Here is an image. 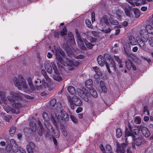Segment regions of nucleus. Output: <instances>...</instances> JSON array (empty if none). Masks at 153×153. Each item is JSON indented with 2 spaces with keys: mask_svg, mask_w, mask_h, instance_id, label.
<instances>
[{
  "mask_svg": "<svg viewBox=\"0 0 153 153\" xmlns=\"http://www.w3.org/2000/svg\"><path fill=\"white\" fill-rule=\"evenodd\" d=\"M23 97L29 99H32V97L29 95L13 91L10 92V95L7 96V98L13 108L18 109L22 107V105L16 102V101L18 99H22Z\"/></svg>",
  "mask_w": 153,
  "mask_h": 153,
  "instance_id": "1",
  "label": "nucleus"
},
{
  "mask_svg": "<svg viewBox=\"0 0 153 153\" xmlns=\"http://www.w3.org/2000/svg\"><path fill=\"white\" fill-rule=\"evenodd\" d=\"M58 117H57L56 113L53 111V109H51L49 115L51 117V120L53 123L56 126L60 120L59 119V116L62 117V120L67 121L69 120V116L68 114L62 109L59 110L58 112Z\"/></svg>",
  "mask_w": 153,
  "mask_h": 153,
  "instance_id": "2",
  "label": "nucleus"
},
{
  "mask_svg": "<svg viewBox=\"0 0 153 153\" xmlns=\"http://www.w3.org/2000/svg\"><path fill=\"white\" fill-rule=\"evenodd\" d=\"M19 79L20 82V83L16 77H14L13 79L14 83L16 86L17 87L19 90L22 89L21 86L24 88H27V85L24 79L21 76H19Z\"/></svg>",
  "mask_w": 153,
  "mask_h": 153,
  "instance_id": "3",
  "label": "nucleus"
},
{
  "mask_svg": "<svg viewBox=\"0 0 153 153\" xmlns=\"http://www.w3.org/2000/svg\"><path fill=\"white\" fill-rule=\"evenodd\" d=\"M44 65L45 69L49 74L52 73V68L56 74H57L59 72L56 66L53 62H51L50 64L48 61H46L45 62Z\"/></svg>",
  "mask_w": 153,
  "mask_h": 153,
  "instance_id": "4",
  "label": "nucleus"
},
{
  "mask_svg": "<svg viewBox=\"0 0 153 153\" xmlns=\"http://www.w3.org/2000/svg\"><path fill=\"white\" fill-rule=\"evenodd\" d=\"M77 92L78 95L81 98L86 101H88V91L85 88H77Z\"/></svg>",
  "mask_w": 153,
  "mask_h": 153,
  "instance_id": "5",
  "label": "nucleus"
},
{
  "mask_svg": "<svg viewBox=\"0 0 153 153\" xmlns=\"http://www.w3.org/2000/svg\"><path fill=\"white\" fill-rule=\"evenodd\" d=\"M55 51V55L56 59L60 63H62V59L60 56H63L64 53L63 51L59 48H54Z\"/></svg>",
  "mask_w": 153,
  "mask_h": 153,
  "instance_id": "6",
  "label": "nucleus"
},
{
  "mask_svg": "<svg viewBox=\"0 0 153 153\" xmlns=\"http://www.w3.org/2000/svg\"><path fill=\"white\" fill-rule=\"evenodd\" d=\"M125 13L126 15L130 18L132 17L133 16L132 12L134 13L135 17L136 18L139 17L140 15V12L139 10H125Z\"/></svg>",
  "mask_w": 153,
  "mask_h": 153,
  "instance_id": "7",
  "label": "nucleus"
},
{
  "mask_svg": "<svg viewBox=\"0 0 153 153\" xmlns=\"http://www.w3.org/2000/svg\"><path fill=\"white\" fill-rule=\"evenodd\" d=\"M109 63L106 62L105 65L107 69L109 74L111 73V71L110 69V67L113 68V70L116 69V63L113 59H111L109 60Z\"/></svg>",
  "mask_w": 153,
  "mask_h": 153,
  "instance_id": "8",
  "label": "nucleus"
},
{
  "mask_svg": "<svg viewBox=\"0 0 153 153\" xmlns=\"http://www.w3.org/2000/svg\"><path fill=\"white\" fill-rule=\"evenodd\" d=\"M126 46L128 48H126L125 46L124 47V51L126 56L128 58H130L131 59L134 58L136 57V56L133 53H131L129 52V51L131 50L130 47L128 43L126 44Z\"/></svg>",
  "mask_w": 153,
  "mask_h": 153,
  "instance_id": "9",
  "label": "nucleus"
},
{
  "mask_svg": "<svg viewBox=\"0 0 153 153\" xmlns=\"http://www.w3.org/2000/svg\"><path fill=\"white\" fill-rule=\"evenodd\" d=\"M137 128L141 129L142 134L146 137H148L150 135V132L148 129L146 127L140 125L138 126Z\"/></svg>",
  "mask_w": 153,
  "mask_h": 153,
  "instance_id": "10",
  "label": "nucleus"
},
{
  "mask_svg": "<svg viewBox=\"0 0 153 153\" xmlns=\"http://www.w3.org/2000/svg\"><path fill=\"white\" fill-rule=\"evenodd\" d=\"M140 35L141 37V39L144 41L145 42H146L149 39V34L148 32L145 29H141L140 30Z\"/></svg>",
  "mask_w": 153,
  "mask_h": 153,
  "instance_id": "11",
  "label": "nucleus"
},
{
  "mask_svg": "<svg viewBox=\"0 0 153 153\" xmlns=\"http://www.w3.org/2000/svg\"><path fill=\"white\" fill-rule=\"evenodd\" d=\"M71 100L73 102L74 105L76 106H80L82 105V102L79 97L74 96L72 98L71 97Z\"/></svg>",
  "mask_w": 153,
  "mask_h": 153,
  "instance_id": "12",
  "label": "nucleus"
},
{
  "mask_svg": "<svg viewBox=\"0 0 153 153\" xmlns=\"http://www.w3.org/2000/svg\"><path fill=\"white\" fill-rule=\"evenodd\" d=\"M126 146L124 143H122L120 145H117L116 152L117 153H125Z\"/></svg>",
  "mask_w": 153,
  "mask_h": 153,
  "instance_id": "13",
  "label": "nucleus"
},
{
  "mask_svg": "<svg viewBox=\"0 0 153 153\" xmlns=\"http://www.w3.org/2000/svg\"><path fill=\"white\" fill-rule=\"evenodd\" d=\"M35 145L32 142H30L26 146L27 150L28 153H33Z\"/></svg>",
  "mask_w": 153,
  "mask_h": 153,
  "instance_id": "14",
  "label": "nucleus"
},
{
  "mask_svg": "<svg viewBox=\"0 0 153 153\" xmlns=\"http://www.w3.org/2000/svg\"><path fill=\"white\" fill-rule=\"evenodd\" d=\"M44 123L46 128L47 129V130L45 133L44 132L43 133L44 134L47 135L49 133L50 128H51V130L53 128L51 124L49 122L48 120H45L44 122Z\"/></svg>",
  "mask_w": 153,
  "mask_h": 153,
  "instance_id": "15",
  "label": "nucleus"
},
{
  "mask_svg": "<svg viewBox=\"0 0 153 153\" xmlns=\"http://www.w3.org/2000/svg\"><path fill=\"white\" fill-rule=\"evenodd\" d=\"M0 96L1 100L4 104H7L8 103V102L5 98L6 94L5 92L2 91H0Z\"/></svg>",
  "mask_w": 153,
  "mask_h": 153,
  "instance_id": "16",
  "label": "nucleus"
},
{
  "mask_svg": "<svg viewBox=\"0 0 153 153\" xmlns=\"http://www.w3.org/2000/svg\"><path fill=\"white\" fill-rule=\"evenodd\" d=\"M97 62L102 67L105 65V61L103 56L102 55H99L97 58Z\"/></svg>",
  "mask_w": 153,
  "mask_h": 153,
  "instance_id": "17",
  "label": "nucleus"
},
{
  "mask_svg": "<svg viewBox=\"0 0 153 153\" xmlns=\"http://www.w3.org/2000/svg\"><path fill=\"white\" fill-rule=\"evenodd\" d=\"M131 136L132 137L133 139H134L135 136L134 134L133 131H128L127 127L125 128V137H128Z\"/></svg>",
  "mask_w": 153,
  "mask_h": 153,
  "instance_id": "18",
  "label": "nucleus"
},
{
  "mask_svg": "<svg viewBox=\"0 0 153 153\" xmlns=\"http://www.w3.org/2000/svg\"><path fill=\"white\" fill-rule=\"evenodd\" d=\"M144 41L140 39V41H138V43L140 47L143 50L146 51L147 49V48L145 42Z\"/></svg>",
  "mask_w": 153,
  "mask_h": 153,
  "instance_id": "19",
  "label": "nucleus"
},
{
  "mask_svg": "<svg viewBox=\"0 0 153 153\" xmlns=\"http://www.w3.org/2000/svg\"><path fill=\"white\" fill-rule=\"evenodd\" d=\"M45 78V79L46 81L47 82H46L45 80L42 79V84L45 87V88L46 86H47L48 85V82H49L51 81V79L50 78L48 77V76L47 75H45V76H44Z\"/></svg>",
  "mask_w": 153,
  "mask_h": 153,
  "instance_id": "20",
  "label": "nucleus"
},
{
  "mask_svg": "<svg viewBox=\"0 0 153 153\" xmlns=\"http://www.w3.org/2000/svg\"><path fill=\"white\" fill-rule=\"evenodd\" d=\"M133 140L134 143H135L136 145L137 146H140L142 143V139L140 137H138L136 139H135V137L134 139H133Z\"/></svg>",
  "mask_w": 153,
  "mask_h": 153,
  "instance_id": "21",
  "label": "nucleus"
},
{
  "mask_svg": "<svg viewBox=\"0 0 153 153\" xmlns=\"http://www.w3.org/2000/svg\"><path fill=\"white\" fill-rule=\"evenodd\" d=\"M114 58L116 61L117 62L118 64L119 65V67L120 68H123V65L122 64V60L120 58L119 56L114 55Z\"/></svg>",
  "mask_w": 153,
  "mask_h": 153,
  "instance_id": "22",
  "label": "nucleus"
},
{
  "mask_svg": "<svg viewBox=\"0 0 153 153\" xmlns=\"http://www.w3.org/2000/svg\"><path fill=\"white\" fill-rule=\"evenodd\" d=\"M92 81L91 79L87 80L85 82V86L88 89L92 88Z\"/></svg>",
  "mask_w": 153,
  "mask_h": 153,
  "instance_id": "23",
  "label": "nucleus"
},
{
  "mask_svg": "<svg viewBox=\"0 0 153 153\" xmlns=\"http://www.w3.org/2000/svg\"><path fill=\"white\" fill-rule=\"evenodd\" d=\"M101 21L102 23H105L107 25H110L109 19L106 15L103 16L101 19Z\"/></svg>",
  "mask_w": 153,
  "mask_h": 153,
  "instance_id": "24",
  "label": "nucleus"
},
{
  "mask_svg": "<svg viewBox=\"0 0 153 153\" xmlns=\"http://www.w3.org/2000/svg\"><path fill=\"white\" fill-rule=\"evenodd\" d=\"M68 92L71 94L74 95L76 93L75 88L72 86H69L67 88Z\"/></svg>",
  "mask_w": 153,
  "mask_h": 153,
  "instance_id": "25",
  "label": "nucleus"
},
{
  "mask_svg": "<svg viewBox=\"0 0 153 153\" xmlns=\"http://www.w3.org/2000/svg\"><path fill=\"white\" fill-rule=\"evenodd\" d=\"M90 94L94 98H97V93L94 88H92L89 89Z\"/></svg>",
  "mask_w": 153,
  "mask_h": 153,
  "instance_id": "26",
  "label": "nucleus"
},
{
  "mask_svg": "<svg viewBox=\"0 0 153 153\" xmlns=\"http://www.w3.org/2000/svg\"><path fill=\"white\" fill-rule=\"evenodd\" d=\"M130 43L132 45H136L137 42L134 37L132 36H130L129 38Z\"/></svg>",
  "mask_w": 153,
  "mask_h": 153,
  "instance_id": "27",
  "label": "nucleus"
},
{
  "mask_svg": "<svg viewBox=\"0 0 153 153\" xmlns=\"http://www.w3.org/2000/svg\"><path fill=\"white\" fill-rule=\"evenodd\" d=\"M43 130L44 129L43 126L39 124V127H38V128L37 129V131L40 136H42V135Z\"/></svg>",
  "mask_w": 153,
  "mask_h": 153,
  "instance_id": "28",
  "label": "nucleus"
},
{
  "mask_svg": "<svg viewBox=\"0 0 153 153\" xmlns=\"http://www.w3.org/2000/svg\"><path fill=\"white\" fill-rule=\"evenodd\" d=\"M93 68L95 71L96 74L99 76H101L102 75V73L101 71L99 70V68L97 67H93Z\"/></svg>",
  "mask_w": 153,
  "mask_h": 153,
  "instance_id": "29",
  "label": "nucleus"
},
{
  "mask_svg": "<svg viewBox=\"0 0 153 153\" xmlns=\"http://www.w3.org/2000/svg\"><path fill=\"white\" fill-rule=\"evenodd\" d=\"M67 99L70 104V107L72 109H74V104L73 103V102L71 100V97L69 96H68L67 97Z\"/></svg>",
  "mask_w": 153,
  "mask_h": 153,
  "instance_id": "30",
  "label": "nucleus"
},
{
  "mask_svg": "<svg viewBox=\"0 0 153 153\" xmlns=\"http://www.w3.org/2000/svg\"><path fill=\"white\" fill-rule=\"evenodd\" d=\"M109 22H110L111 24L113 25H117L119 24L118 22L116 20H114V19L111 17L109 19Z\"/></svg>",
  "mask_w": 153,
  "mask_h": 153,
  "instance_id": "31",
  "label": "nucleus"
},
{
  "mask_svg": "<svg viewBox=\"0 0 153 153\" xmlns=\"http://www.w3.org/2000/svg\"><path fill=\"white\" fill-rule=\"evenodd\" d=\"M10 144L12 146V148L13 150L14 149L13 147H15L16 149L18 147V146L16 144L15 140L13 139H12L10 140Z\"/></svg>",
  "mask_w": 153,
  "mask_h": 153,
  "instance_id": "32",
  "label": "nucleus"
},
{
  "mask_svg": "<svg viewBox=\"0 0 153 153\" xmlns=\"http://www.w3.org/2000/svg\"><path fill=\"white\" fill-rule=\"evenodd\" d=\"M126 66L128 70H130L132 65V62L131 60H128L126 62Z\"/></svg>",
  "mask_w": 153,
  "mask_h": 153,
  "instance_id": "33",
  "label": "nucleus"
},
{
  "mask_svg": "<svg viewBox=\"0 0 153 153\" xmlns=\"http://www.w3.org/2000/svg\"><path fill=\"white\" fill-rule=\"evenodd\" d=\"M85 44L86 47L89 49H91L92 48L94 45L92 44L90 42H88L87 40L85 41Z\"/></svg>",
  "mask_w": 153,
  "mask_h": 153,
  "instance_id": "34",
  "label": "nucleus"
},
{
  "mask_svg": "<svg viewBox=\"0 0 153 153\" xmlns=\"http://www.w3.org/2000/svg\"><path fill=\"white\" fill-rule=\"evenodd\" d=\"M16 130V128L15 127H12L9 130V133L10 135L13 137V136Z\"/></svg>",
  "mask_w": 153,
  "mask_h": 153,
  "instance_id": "35",
  "label": "nucleus"
},
{
  "mask_svg": "<svg viewBox=\"0 0 153 153\" xmlns=\"http://www.w3.org/2000/svg\"><path fill=\"white\" fill-rule=\"evenodd\" d=\"M87 40L85 39H82L81 38V36L78 37L76 38V41L77 42V44L82 43L84 42L85 43V41H86Z\"/></svg>",
  "mask_w": 153,
  "mask_h": 153,
  "instance_id": "36",
  "label": "nucleus"
},
{
  "mask_svg": "<svg viewBox=\"0 0 153 153\" xmlns=\"http://www.w3.org/2000/svg\"><path fill=\"white\" fill-rule=\"evenodd\" d=\"M30 128L33 132H35L36 129V126L35 123H30Z\"/></svg>",
  "mask_w": 153,
  "mask_h": 153,
  "instance_id": "37",
  "label": "nucleus"
},
{
  "mask_svg": "<svg viewBox=\"0 0 153 153\" xmlns=\"http://www.w3.org/2000/svg\"><path fill=\"white\" fill-rule=\"evenodd\" d=\"M116 133L117 138H119L122 135V132L120 128H118L117 129Z\"/></svg>",
  "mask_w": 153,
  "mask_h": 153,
  "instance_id": "38",
  "label": "nucleus"
},
{
  "mask_svg": "<svg viewBox=\"0 0 153 153\" xmlns=\"http://www.w3.org/2000/svg\"><path fill=\"white\" fill-rule=\"evenodd\" d=\"M88 39L92 43L95 42L97 41V39L96 38L93 37L92 36H88L87 37Z\"/></svg>",
  "mask_w": 153,
  "mask_h": 153,
  "instance_id": "39",
  "label": "nucleus"
},
{
  "mask_svg": "<svg viewBox=\"0 0 153 153\" xmlns=\"http://www.w3.org/2000/svg\"><path fill=\"white\" fill-rule=\"evenodd\" d=\"M67 33V29L66 27L63 28L62 30L60 32V34L62 36L66 35Z\"/></svg>",
  "mask_w": 153,
  "mask_h": 153,
  "instance_id": "40",
  "label": "nucleus"
},
{
  "mask_svg": "<svg viewBox=\"0 0 153 153\" xmlns=\"http://www.w3.org/2000/svg\"><path fill=\"white\" fill-rule=\"evenodd\" d=\"M134 123L137 124H139L141 122V119L140 117H136L134 120Z\"/></svg>",
  "mask_w": 153,
  "mask_h": 153,
  "instance_id": "41",
  "label": "nucleus"
},
{
  "mask_svg": "<svg viewBox=\"0 0 153 153\" xmlns=\"http://www.w3.org/2000/svg\"><path fill=\"white\" fill-rule=\"evenodd\" d=\"M79 48L82 50H85L86 49V48L84 45V42L77 44Z\"/></svg>",
  "mask_w": 153,
  "mask_h": 153,
  "instance_id": "42",
  "label": "nucleus"
},
{
  "mask_svg": "<svg viewBox=\"0 0 153 153\" xmlns=\"http://www.w3.org/2000/svg\"><path fill=\"white\" fill-rule=\"evenodd\" d=\"M120 11V10H117L116 12L117 18L118 20H121V19L122 13Z\"/></svg>",
  "mask_w": 153,
  "mask_h": 153,
  "instance_id": "43",
  "label": "nucleus"
},
{
  "mask_svg": "<svg viewBox=\"0 0 153 153\" xmlns=\"http://www.w3.org/2000/svg\"><path fill=\"white\" fill-rule=\"evenodd\" d=\"M50 102L51 106L54 107L56 104V100L55 99H53L50 101Z\"/></svg>",
  "mask_w": 153,
  "mask_h": 153,
  "instance_id": "44",
  "label": "nucleus"
},
{
  "mask_svg": "<svg viewBox=\"0 0 153 153\" xmlns=\"http://www.w3.org/2000/svg\"><path fill=\"white\" fill-rule=\"evenodd\" d=\"M85 23L87 27H88L91 28L92 27V25L91 23V22L88 19H87L85 21Z\"/></svg>",
  "mask_w": 153,
  "mask_h": 153,
  "instance_id": "45",
  "label": "nucleus"
},
{
  "mask_svg": "<svg viewBox=\"0 0 153 153\" xmlns=\"http://www.w3.org/2000/svg\"><path fill=\"white\" fill-rule=\"evenodd\" d=\"M53 79L56 80L58 81H59L60 80H61L62 79V78L61 76L59 75H54L53 76Z\"/></svg>",
  "mask_w": 153,
  "mask_h": 153,
  "instance_id": "46",
  "label": "nucleus"
},
{
  "mask_svg": "<svg viewBox=\"0 0 153 153\" xmlns=\"http://www.w3.org/2000/svg\"><path fill=\"white\" fill-rule=\"evenodd\" d=\"M70 117L72 121L74 123H78V121L77 119L74 116L71 115Z\"/></svg>",
  "mask_w": 153,
  "mask_h": 153,
  "instance_id": "47",
  "label": "nucleus"
},
{
  "mask_svg": "<svg viewBox=\"0 0 153 153\" xmlns=\"http://www.w3.org/2000/svg\"><path fill=\"white\" fill-rule=\"evenodd\" d=\"M42 117L45 120H48L49 117L46 113L44 112L42 114Z\"/></svg>",
  "mask_w": 153,
  "mask_h": 153,
  "instance_id": "48",
  "label": "nucleus"
},
{
  "mask_svg": "<svg viewBox=\"0 0 153 153\" xmlns=\"http://www.w3.org/2000/svg\"><path fill=\"white\" fill-rule=\"evenodd\" d=\"M52 132L54 133V136L56 138H58L59 136V132L58 131L56 130L55 131V130L53 129L52 130Z\"/></svg>",
  "mask_w": 153,
  "mask_h": 153,
  "instance_id": "49",
  "label": "nucleus"
},
{
  "mask_svg": "<svg viewBox=\"0 0 153 153\" xmlns=\"http://www.w3.org/2000/svg\"><path fill=\"white\" fill-rule=\"evenodd\" d=\"M137 129H134L133 132L135 135H138L139 134L140 130H141V129H139L137 127Z\"/></svg>",
  "mask_w": 153,
  "mask_h": 153,
  "instance_id": "50",
  "label": "nucleus"
},
{
  "mask_svg": "<svg viewBox=\"0 0 153 153\" xmlns=\"http://www.w3.org/2000/svg\"><path fill=\"white\" fill-rule=\"evenodd\" d=\"M115 72L118 78L120 77L121 76V74L120 73V71L116 68V69H114Z\"/></svg>",
  "mask_w": 153,
  "mask_h": 153,
  "instance_id": "51",
  "label": "nucleus"
},
{
  "mask_svg": "<svg viewBox=\"0 0 153 153\" xmlns=\"http://www.w3.org/2000/svg\"><path fill=\"white\" fill-rule=\"evenodd\" d=\"M148 42L149 45L153 47V37H150L149 39Z\"/></svg>",
  "mask_w": 153,
  "mask_h": 153,
  "instance_id": "52",
  "label": "nucleus"
},
{
  "mask_svg": "<svg viewBox=\"0 0 153 153\" xmlns=\"http://www.w3.org/2000/svg\"><path fill=\"white\" fill-rule=\"evenodd\" d=\"M60 34V31H55L54 36L55 38H59V36Z\"/></svg>",
  "mask_w": 153,
  "mask_h": 153,
  "instance_id": "53",
  "label": "nucleus"
},
{
  "mask_svg": "<svg viewBox=\"0 0 153 153\" xmlns=\"http://www.w3.org/2000/svg\"><path fill=\"white\" fill-rule=\"evenodd\" d=\"M91 20L92 22L95 21V14L94 12H92L91 14Z\"/></svg>",
  "mask_w": 153,
  "mask_h": 153,
  "instance_id": "54",
  "label": "nucleus"
},
{
  "mask_svg": "<svg viewBox=\"0 0 153 153\" xmlns=\"http://www.w3.org/2000/svg\"><path fill=\"white\" fill-rule=\"evenodd\" d=\"M75 31L76 33V38L80 36V34L78 32V29H75Z\"/></svg>",
  "mask_w": 153,
  "mask_h": 153,
  "instance_id": "55",
  "label": "nucleus"
},
{
  "mask_svg": "<svg viewBox=\"0 0 153 153\" xmlns=\"http://www.w3.org/2000/svg\"><path fill=\"white\" fill-rule=\"evenodd\" d=\"M100 147L102 152L104 153H106L105 150L102 144H101L100 146Z\"/></svg>",
  "mask_w": 153,
  "mask_h": 153,
  "instance_id": "56",
  "label": "nucleus"
},
{
  "mask_svg": "<svg viewBox=\"0 0 153 153\" xmlns=\"http://www.w3.org/2000/svg\"><path fill=\"white\" fill-rule=\"evenodd\" d=\"M143 112H147V114L148 115H149V111L148 109V108L146 106H144V108H143Z\"/></svg>",
  "mask_w": 153,
  "mask_h": 153,
  "instance_id": "57",
  "label": "nucleus"
},
{
  "mask_svg": "<svg viewBox=\"0 0 153 153\" xmlns=\"http://www.w3.org/2000/svg\"><path fill=\"white\" fill-rule=\"evenodd\" d=\"M101 88L102 89V90L105 93L107 92V89L105 85H103V86H101Z\"/></svg>",
  "mask_w": 153,
  "mask_h": 153,
  "instance_id": "58",
  "label": "nucleus"
},
{
  "mask_svg": "<svg viewBox=\"0 0 153 153\" xmlns=\"http://www.w3.org/2000/svg\"><path fill=\"white\" fill-rule=\"evenodd\" d=\"M111 30V29L109 27H108L107 29H105L103 30L104 32L106 33H109Z\"/></svg>",
  "mask_w": 153,
  "mask_h": 153,
  "instance_id": "59",
  "label": "nucleus"
},
{
  "mask_svg": "<svg viewBox=\"0 0 153 153\" xmlns=\"http://www.w3.org/2000/svg\"><path fill=\"white\" fill-rule=\"evenodd\" d=\"M69 39L72 41L74 40V38L73 35L72 34H71L69 36Z\"/></svg>",
  "mask_w": 153,
  "mask_h": 153,
  "instance_id": "60",
  "label": "nucleus"
},
{
  "mask_svg": "<svg viewBox=\"0 0 153 153\" xmlns=\"http://www.w3.org/2000/svg\"><path fill=\"white\" fill-rule=\"evenodd\" d=\"M62 133L63 135L65 137H66L67 135V132L65 130V129H64L62 130Z\"/></svg>",
  "mask_w": 153,
  "mask_h": 153,
  "instance_id": "61",
  "label": "nucleus"
},
{
  "mask_svg": "<svg viewBox=\"0 0 153 153\" xmlns=\"http://www.w3.org/2000/svg\"><path fill=\"white\" fill-rule=\"evenodd\" d=\"M75 58L76 59H82L84 58V56L82 55H79L75 56Z\"/></svg>",
  "mask_w": 153,
  "mask_h": 153,
  "instance_id": "62",
  "label": "nucleus"
},
{
  "mask_svg": "<svg viewBox=\"0 0 153 153\" xmlns=\"http://www.w3.org/2000/svg\"><path fill=\"white\" fill-rule=\"evenodd\" d=\"M106 149L107 150L110 151L111 149V148L110 145H107L106 146Z\"/></svg>",
  "mask_w": 153,
  "mask_h": 153,
  "instance_id": "63",
  "label": "nucleus"
},
{
  "mask_svg": "<svg viewBox=\"0 0 153 153\" xmlns=\"http://www.w3.org/2000/svg\"><path fill=\"white\" fill-rule=\"evenodd\" d=\"M91 33L94 36L97 37L98 36V33L95 31H92Z\"/></svg>",
  "mask_w": 153,
  "mask_h": 153,
  "instance_id": "64",
  "label": "nucleus"
}]
</instances>
